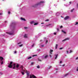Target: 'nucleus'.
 I'll return each instance as SVG.
<instances>
[{
	"instance_id": "nucleus-1",
	"label": "nucleus",
	"mask_w": 78,
	"mask_h": 78,
	"mask_svg": "<svg viewBox=\"0 0 78 78\" xmlns=\"http://www.w3.org/2000/svg\"><path fill=\"white\" fill-rule=\"evenodd\" d=\"M20 68L21 69V73L22 75H24V73L26 72L27 74V78H37L36 76H35L33 74H30V72L28 71H26L25 70L23 69V66H20Z\"/></svg>"
},
{
	"instance_id": "nucleus-2",
	"label": "nucleus",
	"mask_w": 78,
	"mask_h": 78,
	"mask_svg": "<svg viewBox=\"0 0 78 78\" xmlns=\"http://www.w3.org/2000/svg\"><path fill=\"white\" fill-rule=\"evenodd\" d=\"M8 67L9 68H12L13 69L18 70V68H19V65L17 64L16 66V64H12V62H11L9 65L8 66Z\"/></svg>"
},
{
	"instance_id": "nucleus-3",
	"label": "nucleus",
	"mask_w": 78,
	"mask_h": 78,
	"mask_svg": "<svg viewBox=\"0 0 78 78\" xmlns=\"http://www.w3.org/2000/svg\"><path fill=\"white\" fill-rule=\"evenodd\" d=\"M44 3V1H41L39 3H37V4H35V6H34L33 7H36V6H38V5H41V4H42V3Z\"/></svg>"
},
{
	"instance_id": "nucleus-4",
	"label": "nucleus",
	"mask_w": 78,
	"mask_h": 78,
	"mask_svg": "<svg viewBox=\"0 0 78 78\" xmlns=\"http://www.w3.org/2000/svg\"><path fill=\"white\" fill-rule=\"evenodd\" d=\"M0 60L1 64H3V63H4V61H3V58L2 57L0 56Z\"/></svg>"
},
{
	"instance_id": "nucleus-5",
	"label": "nucleus",
	"mask_w": 78,
	"mask_h": 78,
	"mask_svg": "<svg viewBox=\"0 0 78 78\" xmlns=\"http://www.w3.org/2000/svg\"><path fill=\"white\" fill-rule=\"evenodd\" d=\"M22 44L21 42H19V43H18V45H20L19 46L20 47H23V44Z\"/></svg>"
},
{
	"instance_id": "nucleus-6",
	"label": "nucleus",
	"mask_w": 78,
	"mask_h": 78,
	"mask_svg": "<svg viewBox=\"0 0 78 78\" xmlns=\"http://www.w3.org/2000/svg\"><path fill=\"white\" fill-rule=\"evenodd\" d=\"M48 55H44L43 56H42V58H44L45 59H47V58H48Z\"/></svg>"
},
{
	"instance_id": "nucleus-7",
	"label": "nucleus",
	"mask_w": 78,
	"mask_h": 78,
	"mask_svg": "<svg viewBox=\"0 0 78 78\" xmlns=\"http://www.w3.org/2000/svg\"><path fill=\"white\" fill-rule=\"evenodd\" d=\"M70 39V38H67L66 39H65L62 40V42H64V41H67V40H69Z\"/></svg>"
},
{
	"instance_id": "nucleus-8",
	"label": "nucleus",
	"mask_w": 78,
	"mask_h": 78,
	"mask_svg": "<svg viewBox=\"0 0 78 78\" xmlns=\"http://www.w3.org/2000/svg\"><path fill=\"white\" fill-rule=\"evenodd\" d=\"M69 18V17L67 16L65 18V20H67Z\"/></svg>"
},
{
	"instance_id": "nucleus-9",
	"label": "nucleus",
	"mask_w": 78,
	"mask_h": 78,
	"mask_svg": "<svg viewBox=\"0 0 78 78\" xmlns=\"http://www.w3.org/2000/svg\"><path fill=\"white\" fill-rule=\"evenodd\" d=\"M58 54L55 55V59H57V58H58Z\"/></svg>"
},
{
	"instance_id": "nucleus-10",
	"label": "nucleus",
	"mask_w": 78,
	"mask_h": 78,
	"mask_svg": "<svg viewBox=\"0 0 78 78\" xmlns=\"http://www.w3.org/2000/svg\"><path fill=\"white\" fill-rule=\"evenodd\" d=\"M7 34H8L9 35H12V34H13V33H10L7 32Z\"/></svg>"
},
{
	"instance_id": "nucleus-11",
	"label": "nucleus",
	"mask_w": 78,
	"mask_h": 78,
	"mask_svg": "<svg viewBox=\"0 0 78 78\" xmlns=\"http://www.w3.org/2000/svg\"><path fill=\"white\" fill-rule=\"evenodd\" d=\"M40 47H44V44H40Z\"/></svg>"
},
{
	"instance_id": "nucleus-12",
	"label": "nucleus",
	"mask_w": 78,
	"mask_h": 78,
	"mask_svg": "<svg viewBox=\"0 0 78 78\" xmlns=\"http://www.w3.org/2000/svg\"><path fill=\"white\" fill-rule=\"evenodd\" d=\"M53 51L52 49L50 50V54H52V52Z\"/></svg>"
},
{
	"instance_id": "nucleus-13",
	"label": "nucleus",
	"mask_w": 78,
	"mask_h": 78,
	"mask_svg": "<svg viewBox=\"0 0 78 78\" xmlns=\"http://www.w3.org/2000/svg\"><path fill=\"white\" fill-rule=\"evenodd\" d=\"M69 75V73H67V74H65V75L63 76V77H66V76H67V75Z\"/></svg>"
},
{
	"instance_id": "nucleus-14",
	"label": "nucleus",
	"mask_w": 78,
	"mask_h": 78,
	"mask_svg": "<svg viewBox=\"0 0 78 78\" xmlns=\"http://www.w3.org/2000/svg\"><path fill=\"white\" fill-rule=\"evenodd\" d=\"M62 32L63 33H64V34H66V31H65L63 30H62Z\"/></svg>"
},
{
	"instance_id": "nucleus-15",
	"label": "nucleus",
	"mask_w": 78,
	"mask_h": 78,
	"mask_svg": "<svg viewBox=\"0 0 78 78\" xmlns=\"http://www.w3.org/2000/svg\"><path fill=\"white\" fill-rule=\"evenodd\" d=\"M21 19L22 20H23L24 21H25V19H24L23 18H21Z\"/></svg>"
},
{
	"instance_id": "nucleus-16",
	"label": "nucleus",
	"mask_w": 78,
	"mask_h": 78,
	"mask_svg": "<svg viewBox=\"0 0 78 78\" xmlns=\"http://www.w3.org/2000/svg\"><path fill=\"white\" fill-rule=\"evenodd\" d=\"M24 37L25 38L27 37V34H25L24 36Z\"/></svg>"
},
{
	"instance_id": "nucleus-17",
	"label": "nucleus",
	"mask_w": 78,
	"mask_h": 78,
	"mask_svg": "<svg viewBox=\"0 0 78 78\" xmlns=\"http://www.w3.org/2000/svg\"><path fill=\"white\" fill-rule=\"evenodd\" d=\"M58 44H56L55 45V49H57V48H58Z\"/></svg>"
},
{
	"instance_id": "nucleus-18",
	"label": "nucleus",
	"mask_w": 78,
	"mask_h": 78,
	"mask_svg": "<svg viewBox=\"0 0 78 78\" xmlns=\"http://www.w3.org/2000/svg\"><path fill=\"white\" fill-rule=\"evenodd\" d=\"M47 26L48 27H51V26H52L51 24H49L48 25H47Z\"/></svg>"
},
{
	"instance_id": "nucleus-19",
	"label": "nucleus",
	"mask_w": 78,
	"mask_h": 78,
	"mask_svg": "<svg viewBox=\"0 0 78 78\" xmlns=\"http://www.w3.org/2000/svg\"><path fill=\"white\" fill-rule=\"evenodd\" d=\"M34 23V21H32L30 22V23L31 24H33V23Z\"/></svg>"
},
{
	"instance_id": "nucleus-20",
	"label": "nucleus",
	"mask_w": 78,
	"mask_h": 78,
	"mask_svg": "<svg viewBox=\"0 0 78 78\" xmlns=\"http://www.w3.org/2000/svg\"><path fill=\"white\" fill-rule=\"evenodd\" d=\"M73 52V51L70 50L69 51V53H72Z\"/></svg>"
},
{
	"instance_id": "nucleus-21",
	"label": "nucleus",
	"mask_w": 78,
	"mask_h": 78,
	"mask_svg": "<svg viewBox=\"0 0 78 78\" xmlns=\"http://www.w3.org/2000/svg\"><path fill=\"white\" fill-rule=\"evenodd\" d=\"M78 22H76L75 23V24H74V25H78Z\"/></svg>"
},
{
	"instance_id": "nucleus-22",
	"label": "nucleus",
	"mask_w": 78,
	"mask_h": 78,
	"mask_svg": "<svg viewBox=\"0 0 78 78\" xmlns=\"http://www.w3.org/2000/svg\"><path fill=\"white\" fill-rule=\"evenodd\" d=\"M56 33H57V32H54L53 34H54V35H56Z\"/></svg>"
},
{
	"instance_id": "nucleus-23",
	"label": "nucleus",
	"mask_w": 78,
	"mask_h": 78,
	"mask_svg": "<svg viewBox=\"0 0 78 78\" xmlns=\"http://www.w3.org/2000/svg\"><path fill=\"white\" fill-rule=\"evenodd\" d=\"M73 10H74V9H73L72 10H71V12H73Z\"/></svg>"
},
{
	"instance_id": "nucleus-24",
	"label": "nucleus",
	"mask_w": 78,
	"mask_h": 78,
	"mask_svg": "<svg viewBox=\"0 0 78 78\" xmlns=\"http://www.w3.org/2000/svg\"><path fill=\"white\" fill-rule=\"evenodd\" d=\"M31 58H32L31 56L29 57H28V59H31Z\"/></svg>"
},
{
	"instance_id": "nucleus-25",
	"label": "nucleus",
	"mask_w": 78,
	"mask_h": 78,
	"mask_svg": "<svg viewBox=\"0 0 78 78\" xmlns=\"http://www.w3.org/2000/svg\"><path fill=\"white\" fill-rule=\"evenodd\" d=\"M48 40L46 41V42H45L46 44H47V43H48Z\"/></svg>"
},
{
	"instance_id": "nucleus-26",
	"label": "nucleus",
	"mask_w": 78,
	"mask_h": 78,
	"mask_svg": "<svg viewBox=\"0 0 78 78\" xmlns=\"http://www.w3.org/2000/svg\"><path fill=\"white\" fill-rule=\"evenodd\" d=\"M37 69H39L40 68V67L39 66H37Z\"/></svg>"
},
{
	"instance_id": "nucleus-27",
	"label": "nucleus",
	"mask_w": 78,
	"mask_h": 78,
	"mask_svg": "<svg viewBox=\"0 0 78 78\" xmlns=\"http://www.w3.org/2000/svg\"><path fill=\"white\" fill-rule=\"evenodd\" d=\"M37 24H38L37 23H35L34 24V25H37Z\"/></svg>"
},
{
	"instance_id": "nucleus-28",
	"label": "nucleus",
	"mask_w": 78,
	"mask_h": 78,
	"mask_svg": "<svg viewBox=\"0 0 78 78\" xmlns=\"http://www.w3.org/2000/svg\"><path fill=\"white\" fill-rule=\"evenodd\" d=\"M37 56V55H34L32 56L33 57H34V56Z\"/></svg>"
},
{
	"instance_id": "nucleus-29",
	"label": "nucleus",
	"mask_w": 78,
	"mask_h": 78,
	"mask_svg": "<svg viewBox=\"0 0 78 78\" xmlns=\"http://www.w3.org/2000/svg\"><path fill=\"white\" fill-rule=\"evenodd\" d=\"M34 45V44H33L32 45V47H33Z\"/></svg>"
},
{
	"instance_id": "nucleus-30",
	"label": "nucleus",
	"mask_w": 78,
	"mask_h": 78,
	"mask_svg": "<svg viewBox=\"0 0 78 78\" xmlns=\"http://www.w3.org/2000/svg\"><path fill=\"white\" fill-rule=\"evenodd\" d=\"M34 64V62H32L31 63V65H33Z\"/></svg>"
},
{
	"instance_id": "nucleus-31",
	"label": "nucleus",
	"mask_w": 78,
	"mask_h": 78,
	"mask_svg": "<svg viewBox=\"0 0 78 78\" xmlns=\"http://www.w3.org/2000/svg\"><path fill=\"white\" fill-rule=\"evenodd\" d=\"M62 61H60V64H62Z\"/></svg>"
},
{
	"instance_id": "nucleus-32",
	"label": "nucleus",
	"mask_w": 78,
	"mask_h": 78,
	"mask_svg": "<svg viewBox=\"0 0 78 78\" xmlns=\"http://www.w3.org/2000/svg\"><path fill=\"white\" fill-rule=\"evenodd\" d=\"M62 28V26H61L60 27V28Z\"/></svg>"
},
{
	"instance_id": "nucleus-33",
	"label": "nucleus",
	"mask_w": 78,
	"mask_h": 78,
	"mask_svg": "<svg viewBox=\"0 0 78 78\" xmlns=\"http://www.w3.org/2000/svg\"><path fill=\"white\" fill-rule=\"evenodd\" d=\"M45 21L46 22H48V20H45Z\"/></svg>"
},
{
	"instance_id": "nucleus-34",
	"label": "nucleus",
	"mask_w": 78,
	"mask_h": 78,
	"mask_svg": "<svg viewBox=\"0 0 78 78\" xmlns=\"http://www.w3.org/2000/svg\"><path fill=\"white\" fill-rule=\"evenodd\" d=\"M27 28H28V27H24L25 29H27Z\"/></svg>"
},
{
	"instance_id": "nucleus-35",
	"label": "nucleus",
	"mask_w": 78,
	"mask_h": 78,
	"mask_svg": "<svg viewBox=\"0 0 78 78\" xmlns=\"http://www.w3.org/2000/svg\"><path fill=\"white\" fill-rule=\"evenodd\" d=\"M62 48H59L60 50H62Z\"/></svg>"
},
{
	"instance_id": "nucleus-36",
	"label": "nucleus",
	"mask_w": 78,
	"mask_h": 78,
	"mask_svg": "<svg viewBox=\"0 0 78 78\" xmlns=\"http://www.w3.org/2000/svg\"><path fill=\"white\" fill-rule=\"evenodd\" d=\"M17 52L16 51H15L14 52V54H16V53Z\"/></svg>"
},
{
	"instance_id": "nucleus-37",
	"label": "nucleus",
	"mask_w": 78,
	"mask_h": 78,
	"mask_svg": "<svg viewBox=\"0 0 78 78\" xmlns=\"http://www.w3.org/2000/svg\"><path fill=\"white\" fill-rule=\"evenodd\" d=\"M51 67V66H50L48 68V69H50V68Z\"/></svg>"
},
{
	"instance_id": "nucleus-38",
	"label": "nucleus",
	"mask_w": 78,
	"mask_h": 78,
	"mask_svg": "<svg viewBox=\"0 0 78 78\" xmlns=\"http://www.w3.org/2000/svg\"><path fill=\"white\" fill-rule=\"evenodd\" d=\"M66 52H67V53L68 54L69 53V51H66Z\"/></svg>"
},
{
	"instance_id": "nucleus-39",
	"label": "nucleus",
	"mask_w": 78,
	"mask_h": 78,
	"mask_svg": "<svg viewBox=\"0 0 78 78\" xmlns=\"http://www.w3.org/2000/svg\"><path fill=\"white\" fill-rule=\"evenodd\" d=\"M76 60H78V57L76 58Z\"/></svg>"
},
{
	"instance_id": "nucleus-40",
	"label": "nucleus",
	"mask_w": 78,
	"mask_h": 78,
	"mask_svg": "<svg viewBox=\"0 0 78 78\" xmlns=\"http://www.w3.org/2000/svg\"><path fill=\"white\" fill-rule=\"evenodd\" d=\"M59 29L57 28V31H59Z\"/></svg>"
},
{
	"instance_id": "nucleus-41",
	"label": "nucleus",
	"mask_w": 78,
	"mask_h": 78,
	"mask_svg": "<svg viewBox=\"0 0 78 78\" xmlns=\"http://www.w3.org/2000/svg\"><path fill=\"white\" fill-rule=\"evenodd\" d=\"M76 70L78 72V67H77V68Z\"/></svg>"
},
{
	"instance_id": "nucleus-42",
	"label": "nucleus",
	"mask_w": 78,
	"mask_h": 78,
	"mask_svg": "<svg viewBox=\"0 0 78 78\" xmlns=\"http://www.w3.org/2000/svg\"><path fill=\"white\" fill-rule=\"evenodd\" d=\"M2 13H0V15H2Z\"/></svg>"
},
{
	"instance_id": "nucleus-43",
	"label": "nucleus",
	"mask_w": 78,
	"mask_h": 78,
	"mask_svg": "<svg viewBox=\"0 0 78 78\" xmlns=\"http://www.w3.org/2000/svg\"><path fill=\"white\" fill-rule=\"evenodd\" d=\"M8 14H10V12H8Z\"/></svg>"
},
{
	"instance_id": "nucleus-44",
	"label": "nucleus",
	"mask_w": 78,
	"mask_h": 78,
	"mask_svg": "<svg viewBox=\"0 0 78 78\" xmlns=\"http://www.w3.org/2000/svg\"><path fill=\"white\" fill-rule=\"evenodd\" d=\"M77 7L78 8V4H77Z\"/></svg>"
},
{
	"instance_id": "nucleus-45",
	"label": "nucleus",
	"mask_w": 78,
	"mask_h": 78,
	"mask_svg": "<svg viewBox=\"0 0 78 78\" xmlns=\"http://www.w3.org/2000/svg\"><path fill=\"white\" fill-rule=\"evenodd\" d=\"M62 66H63V67H64V66H65V65H62Z\"/></svg>"
},
{
	"instance_id": "nucleus-46",
	"label": "nucleus",
	"mask_w": 78,
	"mask_h": 78,
	"mask_svg": "<svg viewBox=\"0 0 78 78\" xmlns=\"http://www.w3.org/2000/svg\"><path fill=\"white\" fill-rule=\"evenodd\" d=\"M69 3H70V4H71V3H72V2H69Z\"/></svg>"
},
{
	"instance_id": "nucleus-47",
	"label": "nucleus",
	"mask_w": 78,
	"mask_h": 78,
	"mask_svg": "<svg viewBox=\"0 0 78 78\" xmlns=\"http://www.w3.org/2000/svg\"><path fill=\"white\" fill-rule=\"evenodd\" d=\"M50 56L51 58V55H50Z\"/></svg>"
},
{
	"instance_id": "nucleus-48",
	"label": "nucleus",
	"mask_w": 78,
	"mask_h": 78,
	"mask_svg": "<svg viewBox=\"0 0 78 78\" xmlns=\"http://www.w3.org/2000/svg\"><path fill=\"white\" fill-rule=\"evenodd\" d=\"M41 23V24H44V23Z\"/></svg>"
},
{
	"instance_id": "nucleus-49",
	"label": "nucleus",
	"mask_w": 78,
	"mask_h": 78,
	"mask_svg": "<svg viewBox=\"0 0 78 78\" xmlns=\"http://www.w3.org/2000/svg\"><path fill=\"white\" fill-rule=\"evenodd\" d=\"M38 61H41V60H39Z\"/></svg>"
},
{
	"instance_id": "nucleus-50",
	"label": "nucleus",
	"mask_w": 78,
	"mask_h": 78,
	"mask_svg": "<svg viewBox=\"0 0 78 78\" xmlns=\"http://www.w3.org/2000/svg\"><path fill=\"white\" fill-rule=\"evenodd\" d=\"M58 13H57L56 15H58Z\"/></svg>"
},
{
	"instance_id": "nucleus-51",
	"label": "nucleus",
	"mask_w": 78,
	"mask_h": 78,
	"mask_svg": "<svg viewBox=\"0 0 78 78\" xmlns=\"http://www.w3.org/2000/svg\"><path fill=\"white\" fill-rule=\"evenodd\" d=\"M42 40H41V41H40L41 42H42Z\"/></svg>"
},
{
	"instance_id": "nucleus-52",
	"label": "nucleus",
	"mask_w": 78,
	"mask_h": 78,
	"mask_svg": "<svg viewBox=\"0 0 78 78\" xmlns=\"http://www.w3.org/2000/svg\"><path fill=\"white\" fill-rule=\"evenodd\" d=\"M62 17V18H63V17H62V16H61Z\"/></svg>"
},
{
	"instance_id": "nucleus-53",
	"label": "nucleus",
	"mask_w": 78,
	"mask_h": 78,
	"mask_svg": "<svg viewBox=\"0 0 78 78\" xmlns=\"http://www.w3.org/2000/svg\"><path fill=\"white\" fill-rule=\"evenodd\" d=\"M5 22H6V21H5Z\"/></svg>"
},
{
	"instance_id": "nucleus-54",
	"label": "nucleus",
	"mask_w": 78,
	"mask_h": 78,
	"mask_svg": "<svg viewBox=\"0 0 78 78\" xmlns=\"http://www.w3.org/2000/svg\"><path fill=\"white\" fill-rule=\"evenodd\" d=\"M2 1H4V0H2Z\"/></svg>"
},
{
	"instance_id": "nucleus-55",
	"label": "nucleus",
	"mask_w": 78,
	"mask_h": 78,
	"mask_svg": "<svg viewBox=\"0 0 78 78\" xmlns=\"http://www.w3.org/2000/svg\"><path fill=\"white\" fill-rule=\"evenodd\" d=\"M64 0V1H65L66 0Z\"/></svg>"
},
{
	"instance_id": "nucleus-56",
	"label": "nucleus",
	"mask_w": 78,
	"mask_h": 78,
	"mask_svg": "<svg viewBox=\"0 0 78 78\" xmlns=\"http://www.w3.org/2000/svg\"><path fill=\"white\" fill-rule=\"evenodd\" d=\"M56 70H58V69H56Z\"/></svg>"
}]
</instances>
